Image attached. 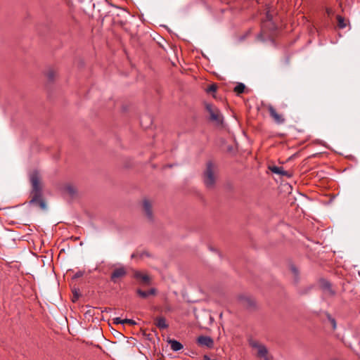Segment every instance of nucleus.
I'll list each match as a JSON object with an SVG mask.
<instances>
[{
    "instance_id": "cd10ccee",
    "label": "nucleus",
    "mask_w": 360,
    "mask_h": 360,
    "mask_svg": "<svg viewBox=\"0 0 360 360\" xmlns=\"http://www.w3.org/2000/svg\"><path fill=\"white\" fill-rule=\"evenodd\" d=\"M204 359H205V360H217V359H210V357H208L207 356H204Z\"/></svg>"
},
{
    "instance_id": "423d86ee",
    "label": "nucleus",
    "mask_w": 360,
    "mask_h": 360,
    "mask_svg": "<svg viewBox=\"0 0 360 360\" xmlns=\"http://www.w3.org/2000/svg\"><path fill=\"white\" fill-rule=\"evenodd\" d=\"M153 202L148 198H144L142 202V211L146 219L153 222L154 221Z\"/></svg>"
},
{
    "instance_id": "7ed1b4c3",
    "label": "nucleus",
    "mask_w": 360,
    "mask_h": 360,
    "mask_svg": "<svg viewBox=\"0 0 360 360\" xmlns=\"http://www.w3.org/2000/svg\"><path fill=\"white\" fill-rule=\"evenodd\" d=\"M202 179L206 188L212 190L215 188L218 179V167L212 161L206 163Z\"/></svg>"
},
{
    "instance_id": "aec40b11",
    "label": "nucleus",
    "mask_w": 360,
    "mask_h": 360,
    "mask_svg": "<svg viewBox=\"0 0 360 360\" xmlns=\"http://www.w3.org/2000/svg\"><path fill=\"white\" fill-rule=\"evenodd\" d=\"M337 20H338V26H339L340 28L342 29V28H345L346 27V23L345 22L344 18H342L340 15H338L337 16Z\"/></svg>"
},
{
    "instance_id": "a211bd4d",
    "label": "nucleus",
    "mask_w": 360,
    "mask_h": 360,
    "mask_svg": "<svg viewBox=\"0 0 360 360\" xmlns=\"http://www.w3.org/2000/svg\"><path fill=\"white\" fill-rule=\"evenodd\" d=\"M245 89V85L243 83H238L235 87H234V92L239 95L240 94L244 92Z\"/></svg>"
},
{
    "instance_id": "bb28decb",
    "label": "nucleus",
    "mask_w": 360,
    "mask_h": 360,
    "mask_svg": "<svg viewBox=\"0 0 360 360\" xmlns=\"http://www.w3.org/2000/svg\"><path fill=\"white\" fill-rule=\"evenodd\" d=\"M248 306H249V309L252 307H255V303L251 301L250 299H249V304H248Z\"/></svg>"
},
{
    "instance_id": "4468645a",
    "label": "nucleus",
    "mask_w": 360,
    "mask_h": 360,
    "mask_svg": "<svg viewBox=\"0 0 360 360\" xmlns=\"http://www.w3.org/2000/svg\"><path fill=\"white\" fill-rule=\"evenodd\" d=\"M155 288H150L148 291H143L141 289L136 290V293L142 298H146L149 295H155L156 294Z\"/></svg>"
},
{
    "instance_id": "20e7f679",
    "label": "nucleus",
    "mask_w": 360,
    "mask_h": 360,
    "mask_svg": "<svg viewBox=\"0 0 360 360\" xmlns=\"http://www.w3.org/2000/svg\"><path fill=\"white\" fill-rule=\"evenodd\" d=\"M249 346L252 349L254 354L259 359L264 360H272L271 355L269 354L267 347L263 343L249 339Z\"/></svg>"
},
{
    "instance_id": "2eb2a0df",
    "label": "nucleus",
    "mask_w": 360,
    "mask_h": 360,
    "mask_svg": "<svg viewBox=\"0 0 360 360\" xmlns=\"http://www.w3.org/2000/svg\"><path fill=\"white\" fill-rule=\"evenodd\" d=\"M155 325L160 330H164L168 328L169 325L167 323L165 318L160 316L155 319Z\"/></svg>"
},
{
    "instance_id": "a878e982",
    "label": "nucleus",
    "mask_w": 360,
    "mask_h": 360,
    "mask_svg": "<svg viewBox=\"0 0 360 360\" xmlns=\"http://www.w3.org/2000/svg\"><path fill=\"white\" fill-rule=\"evenodd\" d=\"M83 274H84V272H83V271H79L77 272V273L74 275L73 278H79V277H82V276H83Z\"/></svg>"
},
{
    "instance_id": "1a4fd4ad",
    "label": "nucleus",
    "mask_w": 360,
    "mask_h": 360,
    "mask_svg": "<svg viewBox=\"0 0 360 360\" xmlns=\"http://www.w3.org/2000/svg\"><path fill=\"white\" fill-rule=\"evenodd\" d=\"M268 110L270 116L274 119L276 123L281 124L284 122L285 119L281 115L276 112V109L272 105L268 107Z\"/></svg>"
},
{
    "instance_id": "f3484780",
    "label": "nucleus",
    "mask_w": 360,
    "mask_h": 360,
    "mask_svg": "<svg viewBox=\"0 0 360 360\" xmlns=\"http://www.w3.org/2000/svg\"><path fill=\"white\" fill-rule=\"evenodd\" d=\"M65 191L71 196L74 197L77 193L76 188L72 185H67L65 186Z\"/></svg>"
},
{
    "instance_id": "5701e85b",
    "label": "nucleus",
    "mask_w": 360,
    "mask_h": 360,
    "mask_svg": "<svg viewBox=\"0 0 360 360\" xmlns=\"http://www.w3.org/2000/svg\"><path fill=\"white\" fill-rule=\"evenodd\" d=\"M123 322H124V324L128 323V324L131 325V326H134V325L136 324V321H134L133 319H123Z\"/></svg>"
},
{
    "instance_id": "0eeeda50",
    "label": "nucleus",
    "mask_w": 360,
    "mask_h": 360,
    "mask_svg": "<svg viewBox=\"0 0 360 360\" xmlns=\"http://www.w3.org/2000/svg\"><path fill=\"white\" fill-rule=\"evenodd\" d=\"M320 286L325 295L328 297H334L336 295L335 290L333 288L332 284L326 279H321Z\"/></svg>"
},
{
    "instance_id": "f8f14e48",
    "label": "nucleus",
    "mask_w": 360,
    "mask_h": 360,
    "mask_svg": "<svg viewBox=\"0 0 360 360\" xmlns=\"http://www.w3.org/2000/svg\"><path fill=\"white\" fill-rule=\"evenodd\" d=\"M134 277L136 279L141 280V282L144 284H146V285L150 284V278L148 275L143 274L141 272H140L139 271H135L134 272Z\"/></svg>"
},
{
    "instance_id": "6e6552de",
    "label": "nucleus",
    "mask_w": 360,
    "mask_h": 360,
    "mask_svg": "<svg viewBox=\"0 0 360 360\" xmlns=\"http://www.w3.org/2000/svg\"><path fill=\"white\" fill-rule=\"evenodd\" d=\"M127 274L126 269L124 266L116 268L113 270L110 275V280L114 283H117L119 279L124 277Z\"/></svg>"
},
{
    "instance_id": "4be33fe9",
    "label": "nucleus",
    "mask_w": 360,
    "mask_h": 360,
    "mask_svg": "<svg viewBox=\"0 0 360 360\" xmlns=\"http://www.w3.org/2000/svg\"><path fill=\"white\" fill-rule=\"evenodd\" d=\"M327 317L332 326L333 329L335 330L337 328V323H336L335 319L334 318H333L330 314H327Z\"/></svg>"
},
{
    "instance_id": "9d476101",
    "label": "nucleus",
    "mask_w": 360,
    "mask_h": 360,
    "mask_svg": "<svg viewBox=\"0 0 360 360\" xmlns=\"http://www.w3.org/2000/svg\"><path fill=\"white\" fill-rule=\"evenodd\" d=\"M197 342L198 345L208 348H212L214 345L213 340L209 336H199L197 339Z\"/></svg>"
},
{
    "instance_id": "39448f33",
    "label": "nucleus",
    "mask_w": 360,
    "mask_h": 360,
    "mask_svg": "<svg viewBox=\"0 0 360 360\" xmlns=\"http://www.w3.org/2000/svg\"><path fill=\"white\" fill-rule=\"evenodd\" d=\"M205 108L209 113V119L216 124H221L223 122V116L219 110L210 103L205 104Z\"/></svg>"
},
{
    "instance_id": "dca6fc26",
    "label": "nucleus",
    "mask_w": 360,
    "mask_h": 360,
    "mask_svg": "<svg viewBox=\"0 0 360 360\" xmlns=\"http://www.w3.org/2000/svg\"><path fill=\"white\" fill-rule=\"evenodd\" d=\"M168 343L174 352H178L183 348V345L176 340L169 339L168 340Z\"/></svg>"
},
{
    "instance_id": "ddd939ff",
    "label": "nucleus",
    "mask_w": 360,
    "mask_h": 360,
    "mask_svg": "<svg viewBox=\"0 0 360 360\" xmlns=\"http://www.w3.org/2000/svg\"><path fill=\"white\" fill-rule=\"evenodd\" d=\"M289 269L292 273L294 283L295 285L298 284L300 281V271L293 264L289 265Z\"/></svg>"
},
{
    "instance_id": "f257e3e1",
    "label": "nucleus",
    "mask_w": 360,
    "mask_h": 360,
    "mask_svg": "<svg viewBox=\"0 0 360 360\" xmlns=\"http://www.w3.org/2000/svg\"><path fill=\"white\" fill-rule=\"evenodd\" d=\"M261 20V32L257 35V40L261 41L271 40L273 33L277 29V11L273 8V6L266 5L264 8Z\"/></svg>"
},
{
    "instance_id": "9b49d317",
    "label": "nucleus",
    "mask_w": 360,
    "mask_h": 360,
    "mask_svg": "<svg viewBox=\"0 0 360 360\" xmlns=\"http://www.w3.org/2000/svg\"><path fill=\"white\" fill-rule=\"evenodd\" d=\"M269 169L276 174H279L282 176H287L288 178L291 177L292 174L288 172L285 171L283 167H278V166H269Z\"/></svg>"
},
{
    "instance_id": "f03ea898",
    "label": "nucleus",
    "mask_w": 360,
    "mask_h": 360,
    "mask_svg": "<svg viewBox=\"0 0 360 360\" xmlns=\"http://www.w3.org/2000/svg\"><path fill=\"white\" fill-rule=\"evenodd\" d=\"M30 181L32 186L30 203L38 205L41 209L45 210L46 206L42 198L41 177L38 171H33L30 174Z\"/></svg>"
},
{
    "instance_id": "393cba45",
    "label": "nucleus",
    "mask_w": 360,
    "mask_h": 360,
    "mask_svg": "<svg viewBox=\"0 0 360 360\" xmlns=\"http://www.w3.org/2000/svg\"><path fill=\"white\" fill-rule=\"evenodd\" d=\"M113 323L115 324H124L123 319H121L119 317L113 319Z\"/></svg>"
},
{
    "instance_id": "412c9836",
    "label": "nucleus",
    "mask_w": 360,
    "mask_h": 360,
    "mask_svg": "<svg viewBox=\"0 0 360 360\" xmlns=\"http://www.w3.org/2000/svg\"><path fill=\"white\" fill-rule=\"evenodd\" d=\"M56 76V72L53 69H49L46 72V77L49 81H53Z\"/></svg>"
},
{
    "instance_id": "6ab92c4d",
    "label": "nucleus",
    "mask_w": 360,
    "mask_h": 360,
    "mask_svg": "<svg viewBox=\"0 0 360 360\" xmlns=\"http://www.w3.org/2000/svg\"><path fill=\"white\" fill-rule=\"evenodd\" d=\"M138 256L140 257V259H143V258H144V257H150V255H149V253H148V252H146V251H142V252H140V253H138V252H137V253H133V254L131 255V257H132V258H135V257H138Z\"/></svg>"
},
{
    "instance_id": "b1692460",
    "label": "nucleus",
    "mask_w": 360,
    "mask_h": 360,
    "mask_svg": "<svg viewBox=\"0 0 360 360\" xmlns=\"http://www.w3.org/2000/svg\"><path fill=\"white\" fill-rule=\"evenodd\" d=\"M216 90H217V86L213 84H211L210 86H209V87L207 89V91L208 93H210V92H214V91H216Z\"/></svg>"
}]
</instances>
